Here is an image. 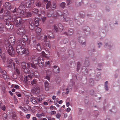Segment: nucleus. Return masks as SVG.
I'll return each mask as SVG.
<instances>
[{
    "mask_svg": "<svg viewBox=\"0 0 120 120\" xmlns=\"http://www.w3.org/2000/svg\"><path fill=\"white\" fill-rule=\"evenodd\" d=\"M39 21H37L36 22H34V25L35 26H38L39 25Z\"/></svg>",
    "mask_w": 120,
    "mask_h": 120,
    "instance_id": "4d7b16f0",
    "label": "nucleus"
},
{
    "mask_svg": "<svg viewBox=\"0 0 120 120\" xmlns=\"http://www.w3.org/2000/svg\"><path fill=\"white\" fill-rule=\"evenodd\" d=\"M49 33H50V34H49V35H48V38H53L54 37L53 36H52L51 35H52L53 34L51 32H49Z\"/></svg>",
    "mask_w": 120,
    "mask_h": 120,
    "instance_id": "de8ad7c7",
    "label": "nucleus"
},
{
    "mask_svg": "<svg viewBox=\"0 0 120 120\" xmlns=\"http://www.w3.org/2000/svg\"><path fill=\"white\" fill-rule=\"evenodd\" d=\"M25 6L26 7L28 8L31 9L34 7L33 4H32V3L30 2L29 3L25 1Z\"/></svg>",
    "mask_w": 120,
    "mask_h": 120,
    "instance_id": "1a4fd4ad",
    "label": "nucleus"
},
{
    "mask_svg": "<svg viewBox=\"0 0 120 120\" xmlns=\"http://www.w3.org/2000/svg\"><path fill=\"white\" fill-rule=\"evenodd\" d=\"M84 32L85 33V34L87 35H88L89 34V32L88 31H87V30L86 29H84L83 30V32Z\"/></svg>",
    "mask_w": 120,
    "mask_h": 120,
    "instance_id": "49530a36",
    "label": "nucleus"
},
{
    "mask_svg": "<svg viewBox=\"0 0 120 120\" xmlns=\"http://www.w3.org/2000/svg\"><path fill=\"white\" fill-rule=\"evenodd\" d=\"M25 6V2H22L20 4L18 9H22L24 8Z\"/></svg>",
    "mask_w": 120,
    "mask_h": 120,
    "instance_id": "5701e85b",
    "label": "nucleus"
},
{
    "mask_svg": "<svg viewBox=\"0 0 120 120\" xmlns=\"http://www.w3.org/2000/svg\"><path fill=\"white\" fill-rule=\"evenodd\" d=\"M24 72L26 73H29V70L28 69H26V68L25 69H24Z\"/></svg>",
    "mask_w": 120,
    "mask_h": 120,
    "instance_id": "3c124183",
    "label": "nucleus"
},
{
    "mask_svg": "<svg viewBox=\"0 0 120 120\" xmlns=\"http://www.w3.org/2000/svg\"><path fill=\"white\" fill-rule=\"evenodd\" d=\"M31 83L33 86H34L37 83V81L36 79H33L31 82Z\"/></svg>",
    "mask_w": 120,
    "mask_h": 120,
    "instance_id": "7c9ffc66",
    "label": "nucleus"
},
{
    "mask_svg": "<svg viewBox=\"0 0 120 120\" xmlns=\"http://www.w3.org/2000/svg\"><path fill=\"white\" fill-rule=\"evenodd\" d=\"M5 13L6 14L5 15H10L11 14L10 11H5Z\"/></svg>",
    "mask_w": 120,
    "mask_h": 120,
    "instance_id": "69168bd1",
    "label": "nucleus"
},
{
    "mask_svg": "<svg viewBox=\"0 0 120 120\" xmlns=\"http://www.w3.org/2000/svg\"><path fill=\"white\" fill-rule=\"evenodd\" d=\"M30 59L33 63L35 64L36 65L38 64L39 61L41 60L43 61L42 58L38 57L36 56H33L30 58Z\"/></svg>",
    "mask_w": 120,
    "mask_h": 120,
    "instance_id": "f03ea898",
    "label": "nucleus"
},
{
    "mask_svg": "<svg viewBox=\"0 0 120 120\" xmlns=\"http://www.w3.org/2000/svg\"><path fill=\"white\" fill-rule=\"evenodd\" d=\"M34 23L33 21H30L29 23V27L31 30H33L34 28Z\"/></svg>",
    "mask_w": 120,
    "mask_h": 120,
    "instance_id": "dca6fc26",
    "label": "nucleus"
},
{
    "mask_svg": "<svg viewBox=\"0 0 120 120\" xmlns=\"http://www.w3.org/2000/svg\"><path fill=\"white\" fill-rule=\"evenodd\" d=\"M25 10H22L20 9H18L16 11V12L18 14H19L20 15L22 16L25 14Z\"/></svg>",
    "mask_w": 120,
    "mask_h": 120,
    "instance_id": "9d476101",
    "label": "nucleus"
},
{
    "mask_svg": "<svg viewBox=\"0 0 120 120\" xmlns=\"http://www.w3.org/2000/svg\"><path fill=\"white\" fill-rule=\"evenodd\" d=\"M44 2L45 3L48 2L46 5V8L47 9L49 8L50 6L51 2L50 1H48V0H44Z\"/></svg>",
    "mask_w": 120,
    "mask_h": 120,
    "instance_id": "412c9836",
    "label": "nucleus"
},
{
    "mask_svg": "<svg viewBox=\"0 0 120 120\" xmlns=\"http://www.w3.org/2000/svg\"><path fill=\"white\" fill-rule=\"evenodd\" d=\"M37 44H36V41L35 40H34L33 41V43L32 44V45L33 47H35L37 45Z\"/></svg>",
    "mask_w": 120,
    "mask_h": 120,
    "instance_id": "ea45409f",
    "label": "nucleus"
},
{
    "mask_svg": "<svg viewBox=\"0 0 120 120\" xmlns=\"http://www.w3.org/2000/svg\"><path fill=\"white\" fill-rule=\"evenodd\" d=\"M85 67H87L88 66L89 64V58H86V61L84 62Z\"/></svg>",
    "mask_w": 120,
    "mask_h": 120,
    "instance_id": "4be33fe9",
    "label": "nucleus"
},
{
    "mask_svg": "<svg viewBox=\"0 0 120 120\" xmlns=\"http://www.w3.org/2000/svg\"><path fill=\"white\" fill-rule=\"evenodd\" d=\"M4 26L2 23H0V32L3 33L4 32Z\"/></svg>",
    "mask_w": 120,
    "mask_h": 120,
    "instance_id": "a878e982",
    "label": "nucleus"
},
{
    "mask_svg": "<svg viewBox=\"0 0 120 120\" xmlns=\"http://www.w3.org/2000/svg\"><path fill=\"white\" fill-rule=\"evenodd\" d=\"M58 28L55 25L54 26V28L55 31L57 32L58 31H62L63 29V25L60 23L58 24Z\"/></svg>",
    "mask_w": 120,
    "mask_h": 120,
    "instance_id": "20e7f679",
    "label": "nucleus"
},
{
    "mask_svg": "<svg viewBox=\"0 0 120 120\" xmlns=\"http://www.w3.org/2000/svg\"><path fill=\"white\" fill-rule=\"evenodd\" d=\"M66 49V47H64L61 49L60 50L61 52H64L65 51Z\"/></svg>",
    "mask_w": 120,
    "mask_h": 120,
    "instance_id": "e2e57ef3",
    "label": "nucleus"
},
{
    "mask_svg": "<svg viewBox=\"0 0 120 120\" xmlns=\"http://www.w3.org/2000/svg\"><path fill=\"white\" fill-rule=\"evenodd\" d=\"M74 32V31L73 29H70L68 30V32L69 35H71Z\"/></svg>",
    "mask_w": 120,
    "mask_h": 120,
    "instance_id": "72a5a7b5",
    "label": "nucleus"
},
{
    "mask_svg": "<svg viewBox=\"0 0 120 120\" xmlns=\"http://www.w3.org/2000/svg\"><path fill=\"white\" fill-rule=\"evenodd\" d=\"M65 21L67 22L69 21L70 20L69 18L67 17H63Z\"/></svg>",
    "mask_w": 120,
    "mask_h": 120,
    "instance_id": "603ef678",
    "label": "nucleus"
},
{
    "mask_svg": "<svg viewBox=\"0 0 120 120\" xmlns=\"http://www.w3.org/2000/svg\"><path fill=\"white\" fill-rule=\"evenodd\" d=\"M42 60L39 61L38 63V65L40 67H43L44 64V62H43Z\"/></svg>",
    "mask_w": 120,
    "mask_h": 120,
    "instance_id": "cd10ccee",
    "label": "nucleus"
},
{
    "mask_svg": "<svg viewBox=\"0 0 120 120\" xmlns=\"http://www.w3.org/2000/svg\"><path fill=\"white\" fill-rule=\"evenodd\" d=\"M82 110L81 109H79V112H78V114L79 115H81L82 114Z\"/></svg>",
    "mask_w": 120,
    "mask_h": 120,
    "instance_id": "5fc2aeb1",
    "label": "nucleus"
},
{
    "mask_svg": "<svg viewBox=\"0 0 120 120\" xmlns=\"http://www.w3.org/2000/svg\"><path fill=\"white\" fill-rule=\"evenodd\" d=\"M1 73L3 75H5L6 74V71L4 70H2L1 71Z\"/></svg>",
    "mask_w": 120,
    "mask_h": 120,
    "instance_id": "6e6d98bb",
    "label": "nucleus"
},
{
    "mask_svg": "<svg viewBox=\"0 0 120 120\" xmlns=\"http://www.w3.org/2000/svg\"><path fill=\"white\" fill-rule=\"evenodd\" d=\"M23 48L22 47L21 45H17V46L16 48V51L18 53L21 54H22V51Z\"/></svg>",
    "mask_w": 120,
    "mask_h": 120,
    "instance_id": "0eeeda50",
    "label": "nucleus"
},
{
    "mask_svg": "<svg viewBox=\"0 0 120 120\" xmlns=\"http://www.w3.org/2000/svg\"><path fill=\"white\" fill-rule=\"evenodd\" d=\"M17 32L18 34L21 35L25 33L26 30L25 28H21L18 29Z\"/></svg>",
    "mask_w": 120,
    "mask_h": 120,
    "instance_id": "423d86ee",
    "label": "nucleus"
},
{
    "mask_svg": "<svg viewBox=\"0 0 120 120\" xmlns=\"http://www.w3.org/2000/svg\"><path fill=\"white\" fill-rule=\"evenodd\" d=\"M89 83H90L91 85H93L94 84V80L92 79H90L89 80Z\"/></svg>",
    "mask_w": 120,
    "mask_h": 120,
    "instance_id": "13d9d810",
    "label": "nucleus"
},
{
    "mask_svg": "<svg viewBox=\"0 0 120 120\" xmlns=\"http://www.w3.org/2000/svg\"><path fill=\"white\" fill-rule=\"evenodd\" d=\"M26 41H23L21 39L18 40L16 43L18 45H22L23 46H24L25 45V42Z\"/></svg>",
    "mask_w": 120,
    "mask_h": 120,
    "instance_id": "ddd939ff",
    "label": "nucleus"
},
{
    "mask_svg": "<svg viewBox=\"0 0 120 120\" xmlns=\"http://www.w3.org/2000/svg\"><path fill=\"white\" fill-rule=\"evenodd\" d=\"M10 41L11 42L10 43H11V45H13L14 44V43L15 42V40L14 39L12 38V39H11V40H10V41Z\"/></svg>",
    "mask_w": 120,
    "mask_h": 120,
    "instance_id": "a18cd8bd",
    "label": "nucleus"
},
{
    "mask_svg": "<svg viewBox=\"0 0 120 120\" xmlns=\"http://www.w3.org/2000/svg\"><path fill=\"white\" fill-rule=\"evenodd\" d=\"M39 88L38 87H35L32 90V92L35 94H38L39 92Z\"/></svg>",
    "mask_w": 120,
    "mask_h": 120,
    "instance_id": "2eb2a0df",
    "label": "nucleus"
},
{
    "mask_svg": "<svg viewBox=\"0 0 120 120\" xmlns=\"http://www.w3.org/2000/svg\"><path fill=\"white\" fill-rule=\"evenodd\" d=\"M4 7L7 10H10L11 8V5L9 2L6 3L4 4Z\"/></svg>",
    "mask_w": 120,
    "mask_h": 120,
    "instance_id": "f8f14e48",
    "label": "nucleus"
},
{
    "mask_svg": "<svg viewBox=\"0 0 120 120\" xmlns=\"http://www.w3.org/2000/svg\"><path fill=\"white\" fill-rule=\"evenodd\" d=\"M30 101L33 104H38L36 100L34 99H33L32 98H30Z\"/></svg>",
    "mask_w": 120,
    "mask_h": 120,
    "instance_id": "c756f323",
    "label": "nucleus"
},
{
    "mask_svg": "<svg viewBox=\"0 0 120 120\" xmlns=\"http://www.w3.org/2000/svg\"><path fill=\"white\" fill-rule=\"evenodd\" d=\"M36 6L38 7H40L42 6V4L41 2H37L35 4Z\"/></svg>",
    "mask_w": 120,
    "mask_h": 120,
    "instance_id": "f704fd0d",
    "label": "nucleus"
},
{
    "mask_svg": "<svg viewBox=\"0 0 120 120\" xmlns=\"http://www.w3.org/2000/svg\"><path fill=\"white\" fill-rule=\"evenodd\" d=\"M22 54H25L27 55L29 53V51L26 48H23L22 49Z\"/></svg>",
    "mask_w": 120,
    "mask_h": 120,
    "instance_id": "a211bd4d",
    "label": "nucleus"
},
{
    "mask_svg": "<svg viewBox=\"0 0 120 120\" xmlns=\"http://www.w3.org/2000/svg\"><path fill=\"white\" fill-rule=\"evenodd\" d=\"M25 16L27 17H30L32 15V14L31 12L29 11H25Z\"/></svg>",
    "mask_w": 120,
    "mask_h": 120,
    "instance_id": "aec40b11",
    "label": "nucleus"
},
{
    "mask_svg": "<svg viewBox=\"0 0 120 120\" xmlns=\"http://www.w3.org/2000/svg\"><path fill=\"white\" fill-rule=\"evenodd\" d=\"M29 78L28 76L25 75L24 78V83L27 86L29 84L30 81H28Z\"/></svg>",
    "mask_w": 120,
    "mask_h": 120,
    "instance_id": "4468645a",
    "label": "nucleus"
},
{
    "mask_svg": "<svg viewBox=\"0 0 120 120\" xmlns=\"http://www.w3.org/2000/svg\"><path fill=\"white\" fill-rule=\"evenodd\" d=\"M5 26L8 30H11L13 28V26L12 25V24L9 22H7L6 23Z\"/></svg>",
    "mask_w": 120,
    "mask_h": 120,
    "instance_id": "39448f33",
    "label": "nucleus"
},
{
    "mask_svg": "<svg viewBox=\"0 0 120 120\" xmlns=\"http://www.w3.org/2000/svg\"><path fill=\"white\" fill-rule=\"evenodd\" d=\"M26 63L25 62H22L21 64V66L23 69H25L26 68Z\"/></svg>",
    "mask_w": 120,
    "mask_h": 120,
    "instance_id": "2f4dec72",
    "label": "nucleus"
},
{
    "mask_svg": "<svg viewBox=\"0 0 120 120\" xmlns=\"http://www.w3.org/2000/svg\"><path fill=\"white\" fill-rule=\"evenodd\" d=\"M45 45L49 47L50 46V42L49 41H46L45 43Z\"/></svg>",
    "mask_w": 120,
    "mask_h": 120,
    "instance_id": "864d4df0",
    "label": "nucleus"
},
{
    "mask_svg": "<svg viewBox=\"0 0 120 120\" xmlns=\"http://www.w3.org/2000/svg\"><path fill=\"white\" fill-rule=\"evenodd\" d=\"M53 71L55 73H59L60 71V69L58 67L56 66H54V69L53 70Z\"/></svg>",
    "mask_w": 120,
    "mask_h": 120,
    "instance_id": "f3484780",
    "label": "nucleus"
},
{
    "mask_svg": "<svg viewBox=\"0 0 120 120\" xmlns=\"http://www.w3.org/2000/svg\"><path fill=\"white\" fill-rule=\"evenodd\" d=\"M32 12L34 14H37L38 12V10L37 9H34L32 11Z\"/></svg>",
    "mask_w": 120,
    "mask_h": 120,
    "instance_id": "c9c22d12",
    "label": "nucleus"
},
{
    "mask_svg": "<svg viewBox=\"0 0 120 120\" xmlns=\"http://www.w3.org/2000/svg\"><path fill=\"white\" fill-rule=\"evenodd\" d=\"M14 67L15 64L13 62V61L11 59H9V61L8 63V67L11 68L12 67V65Z\"/></svg>",
    "mask_w": 120,
    "mask_h": 120,
    "instance_id": "9b49d317",
    "label": "nucleus"
},
{
    "mask_svg": "<svg viewBox=\"0 0 120 120\" xmlns=\"http://www.w3.org/2000/svg\"><path fill=\"white\" fill-rule=\"evenodd\" d=\"M7 50L8 53L10 55L13 56L14 53V51L13 47L11 45H9L7 47Z\"/></svg>",
    "mask_w": 120,
    "mask_h": 120,
    "instance_id": "7ed1b4c3",
    "label": "nucleus"
},
{
    "mask_svg": "<svg viewBox=\"0 0 120 120\" xmlns=\"http://www.w3.org/2000/svg\"><path fill=\"white\" fill-rule=\"evenodd\" d=\"M52 13L48 12L47 14V16L48 17H50L52 16Z\"/></svg>",
    "mask_w": 120,
    "mask_h": 120,
    "instance_id": "052dcab7",
    "label": "nucleus"
},
{
    "mask_svg": "<svg viewBox=\"0 0 120 120\" xmlns=\"http://www.w3.org/2000/svg\"><path fill=\"white\" fill-rule=\"evenodd\" d=\"M68 41V39L67 38H66L64 39L63 40V43L64 44H65L67 43Z\"/></svg>",
    "mask_w": 120,
    "mask_h": 120,
    "instance_id": "c03bdc74",
    "label": "nucleus"
},
{
    "mask_svg": "<svg viewBox=\"0 0 120 120\" xmlns=\"http://www.w3.org/2000/svg\"><path fill=\"white\" fill-rule=\"evenodd\" d=\"M35 48H36L37 50L39 51H41V49L40 45L39 43L37 44V45Z\"/></svg>",
    "mask_w": 120,
    "mask_h": 120,
    "instance_id": "bb28decb",
    "label": "nucleus"
},
{
    "mask_svg": "<svg viewBox=\"0 0 120 120\" xmlns=\"http://www.w3.org/2000/svg\"><path fill=\"white\" fill-rule=\"evenodd\" d=\"M59 5L61 8H64L65 7L66 3L64 2H62Z\"/></svg>",
    "mask_w": 120,
    "mask_h": 120,
    "instance_id": "c85d7f7f",
    "label": "nucleus"
},
{
    "mask_svg": "<svg viewBox=\"0 0 120 120\" xmlns=\"http://www.w3.org/2000/svg\"><path fill=\"white\" fill-rule=\"evenodd\" d=\"M52 73V72L51 71L49 70H47L46 71V74L47 75H50Z\"/></svg>",
    "mask_w": 120,
    "mask_h": 120,
    "instance_id": "09e8293b",
    "label": "nucleus"
},
{
    "mask_svg": "<svg viewBox=\"0 0 120 120\" xmlns=\"http://www.w3.org/2000/svg\"><path fill=\"white\" fill-rule=\"evenodd\" d=\"M13 16H12L11 14L8 15H4V20H6V21H8L11 19Z\"/></svg>",
    "mask_w": 120,
    "mask_h": 120,
    "instance_id": "6e6552de",
    "label": "nucleus"
},
{
    "mask_svg": "<svg viewBox=\"0 0 120 120\" xmlns=\"http://www.w3.org/2000/svg\"><path fill=\"white\" fill-rule=\"evenodd\" d=\"M15 71H16L17 73L18 74H20V72L19 70L17 68H15Z\"/></svg>",
    "mask_w": 120,
    "mask_h": 120,
    "instance_id": "0e129e2a",
    "label": "nucleus"
},
{
    "mask_svg": "<svg viewBox=\"0 0 120 120\" xmlns=\"http://www.w3.org/2000/svg\"><path fill=\"white\" fill-rule=\"evenodd\" d=\"M72 2V0H66L67 4L68 5H69Z\"/></svg>",
    "mask_w": 120,
    "mask_h": 120,
    "instance_id": "58836bf2",
    "label": "nucleus"
},
{
    "mask_svg": "<svg viewBox=\"0 0 120 120\" xmlns=\"http://www.w3.org/2000/svg\"><path fill=\"white\" fill-rule=\"evenodd\" d=\"M41 31V29L40 27H38L36 28V29L35 31L37 33H39Z\"/></svg>",
    "mask_w": 120,
    "mask_h": 120,
    "instance_id": "473e14b6",
    "label": "nucleus"
},
{
    "mask_svg": "<svg viewBox=\"0 0 120 120\" xmlns=\"http://www.w3.org/2000/svg\"><path fill=\"white\" fill-rule=\"evenodd\" d=\"M22 39L23 41H27L28 40V38L24 34L22 35Z\"/></svg>",
    "mask_w": 120,
    "mask_h": 120,
    "instance_id": "b1692460",
    "label": "nucleus"
},
{
    "mask_svg": "<svg viewBox=\"0 0 120 120\" xmlns=\"http://www.w3.org/2000/svg\"><path fill=\"white\" fill-rule=\"evenodd\" d=\"M4 43L6 45H8V46H9V45H10L8 43V41L7 40H5L4 42Z\"/></svg>",
    "mask_w": 120,
    "mask_h": 120,
    "instance_id": "680f3d73",
    "label": "nucleus"
},
{
    "mask_svg": "<svg viewBox=\"0 0 120 120\" xmlns=\"http://www.w3.org/2000/svg\"><path fill=\"white\" fill-rule=\"evenodd\" d=\"M108 83V82L107 81H106L105 82V88L106 90H108V86L107 84Z\"/></svg>",
    "mask_w": 120,
    "mask_h": 120,
    "instance_id": "79ce46f5",
    "label": "nucleus"
},
{
    "mask_svg": "<svg viewBox=\"0 0 120 120\" xmlns=\"http://www.w3.org/2000/svg\"><path fill=\"white\" fill-rule=\"evenodd\" d=\"M77 71H78V67L80 68V62H78L77 63Z\"/></svg>",
    "mask_w": 120,
    "mask_h": 120,
    "instance_id": "bf43d9fd",
    "label": "nucleus"
},
{
    "mask_svg": "<svg viewBox=\"0 0 120 120\" xmlns=\"http://www.w3.org/2000/svg\"><path fill=\"white\" fill-rule=\"evenodd\" d=\"M50 7L53 10H54L56 7V5L55 4L53 3L51 5Z\"/></svg>",
    "mask_w": 120,
    "mask_h": 120,
    "instance_id": "4c0bfd02",
    "label": "nucleus"
},
{
    "mask_svg": "<svg viewBox=\"0 0 120 120\" xmlns=\"http://www.w3.org/2000/svg\"><path fill=\"white\" fill-rule=\"evenodd\" d=\"M2 118L4 119H5L7 118V115L6 113H4L2 115Z\"/></svg>",
    "mask_w": 120,
    "mask_h": 120,
    "instance_id": "37998d69",
    "label": "nucleus"
},
{
    "mask_svg": "<svg viewBox=\"0 0 120 120\" xmlns=\"http://www.w3.org/2000/svg\"><path fill=\"white\" fill-rule=\"evenodd\" d=\"M36 116L37 117H41L42 116V114H36Z\"/></svg>",
    "mask_w": 120,
    "mask_h": 120,
    "instance_id": "774afa93",
    "label": "nucleus"
},
{
    "mask_svg": "<svg viewBox=\"0 0 120 120\" xmlns=\"http://www.w3.org/2000/svg\"><path fill=\"white\" fill-rule=\"evenodd\" d=\"M12 20L14 22V24L15 26L19 27L21 25V19L20 17H16L15 15H13Z\"/></svg>",
    "mask_w": 120,
    "mask_h": 120,
    "instance_id": "f257e3e1",
    "label": "nucleus"
},
{
    "mask_svg": "<svg viewBox=\"0 0 120 120\" xmlns=\"http://www.w3.org/2000/svg\"><path fill=\"white\" fill-rule=\"evenodd\" d=\"M41 54L43 57H45L46 56V53H45L44 52L42 51L41 52Z\"/></svg>",
    "mask_w": 120,
    "mask_h": 120,
    "instance_id": "8fccbe9b",
    "label": "nucleus"
},
{
    "mask_svg": "<svg viewBox=\"0 0 120 120\" xmlns=\"http://www.w3.org/2000/svg\"><path fill=\"white\" fill-rule=\"evenodd\" d=\"M30 64L31 67L35 69H36L37 68V66H36L34 64H32V63H28L27 64L28 66H29V67H30Z\"/></svg>",
    "mask_w": 120,
    "mask_h": 120,
    "instance_id": "393cba45",
    "label": "nucleus"
},
{
    "mask_svg": "<svg viewBox=\"0 0 120 120\" xmlns=\"http://www.w3.org/2000/svg\"><path fill=\"white\" fill-rule=\"evenodd\" d=\"M61 116V115L59 113H58L56 115V116L57 118H59Z\"/></svg>",
    "mask_w": 120,
    "mask_h": 120,
    "instance_id": "338daca9",
    "label": "nucleus"
},
{
    "mask_svg": "<svg viewBox=\"0 0 120 120\" xmlns=\"http://www.w3.org/2000/svg\"><path fill=\"white\" fill-rule=\"evenodd\" d=\"M34 75L35 77L37 78H38L39 76L38 73L37 71L35 72L34 74Z\"/></svg>",
    "mask_w": 120,
    "mask_h": 120,
    "instance_id": "a19ab883",
    "label": "nucleus"
},
{
    "mask_svg": "<svg viewBox=\"0 0 120 120\" xmlns=\"http://www.w3.org/2000/svg\"><path fill=\"white\" fill-rule=\"evenodd\" d=\"M44 84L45 87V90H48L49 88L48 82L47 81H45L44 82Z\"/></svg>",
    "mask_w": 120,
    "mask_h": 120,
    "instance_id": "6ab92c4d",
    "label": "nucleus"
},
{
    "mask_svg": "<svg viewBox=\"0 0 120 120\" xmlns=\"http://www.w3.org/2000/svg\"><path fill=\"white\" fill-rule=\"evenodd\" d=\"M56 14L59 16H62L63 14L60 11H57L56 13Z\"/></svg>",
    "mask_w": 120,
    "mask_h": 120,
    "instance_id": "e433bc0d",
    "label": "nucleus"
}]
</instances>
